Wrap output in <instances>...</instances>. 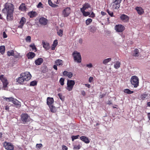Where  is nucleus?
<instances>
[{
    "mask_svg": "<svg viewBox=\"0 0 150 150\" xmlns=\"http://www.w3.org/2000/svg\"><path fill=\"white\" fill-rule=\"evenodd\" d=\"M13 5L11 3H6L5 5L4 8L2 10L4 13H7V19L10 18L11 19L13 12Z\"/></svg>",
    "mask_w": 150,
    "mask_h": 150,
    "instance_id": "1",
    "label": "nucleus"
},
{
    "mask_svg": "<svg viewBox=\"0 0 150 150\" xmlns=\"http://www.w3.org/2000/svg\"><path fill=\"white\" fill-rule=\"evenodd\" d=\"M130 82L134 88H137L139 86V79L136 76H133L131 77Z\"/></svg>",
    "mask_w": 150,
    "mask_h": 150,
    "instance_id": "2",
    "label": "nucleus"
},
{
    "mask_svg": "<svg viewBox=\"0 0 150 150\" xmlns=\"http://www.w3.org/2000/svg\"><path fill=\"white\" fill-rule=\"evenodd\" d=\"M72 55L75 62L78 63H80L81 62V58L80 53L77 52V51H74L73 52Z\"/></svg>",
    "mask_w": 150,
    "mask_h": 150,
    "instance_id": "3",
    "label": "nucleus"
},
{
    "mask_svg": "<svg viewBox=\"0 0 150 150\" xmlns=\"http://www.w3.org/2000/svg\"><path fill=\"white\" fill-rule=\"evenodd\" d=\"M0 80L3 83V88L5 90L9 83L8 80L4 75H1L0 76Z\"/></svg>",
    "mask_w": 150,
    "mask_h": 150,
    "instance_id": "4",
    "label": "nucleus"
},
{
    "mask_svg": "<svg viewBox=\"0 0 150 150\" xmlns=\"http://www.w3.org/2000/svg\"><path fill=\"white\" fill-rule=\"evenodd\" d=\"M21 119L23 123L25 124L26 122H30V118L27 114H22L21 115Z\"/></svg>",
    "mask_w": 150,
    "mask_h": 150,
    "instance_id": "5",
    "label": "nucleus"
},
{
    "mask_svg": "<svg viewBox=\"0 0 150 150\" xmlns=\"http://www.w3.org/2000/svg\"><path fill=\"white\" fill-rule=\"evenodd\" d=\"M75 83V81L74 80H68L67 81V87L66 89L69 91H71L74 87Z\"/></svg>",
    "mask_w": 150,
    "mask_h": 150,
    "instance_id": "6",
    "label": "nucleus"
},
{
    "mask_svg": "<svg viewBox=\"0 0 150 150\" xmlns=\"http://www.w3.org/2000/svg\"><path fill=\"white\" fill-rule=\"evenodd\" d=\"M20 76L23 77L25 81H28L31 77V74L28 72L22 73L20 74Z\"/></svg>",
    "mask_w": 150,
    "mask_h": 150,
    "instance_id": "7",
    "label": "nucleus"
},
{
    "mask_svg": "<svg viewBox=\"0 0 150 150\" xmlns=\"http://www.w3.org/2000/svg\"><path fill=\"white\" fill-rule=\"evenodd\" d=\"M3 144L4 147L7 150H12L13 149V145L11 143L5 142Z\"/></svg>",
    "mask_w": 150,
    "mask_h": 150,
    "instance_id": "8",
    "label": "nucleus"
},
{
    "mask_svg": "<svg viewBox=\"0 0 150 150\" xmlns=\"http://www.w3.org/2000/svg\"><path fill=\"white\" fill-rule=\"evenodd\" d=\"M59 0H52V1L51 0H48V3L49 5L54 7H57V5L56 4H59Z\"/></svg>",
    "mask_w": 150,
    "mask_h": 150,
    "instance_id": "9",
    "label": "nucleus"
},
{
    "mask_svg": "<svg viewBox=\"0 0 150 150\" xmlns=\"http://www.w3.org/2000/svg\"><path fill=\"white\" fill-rule=\"evenodd\" d=\"M115 30L118 32H122L125 29V27L121 25H116L115 27Z\"/></svg>",
    "mask_w": 150,
    "mask_h": 150,
    "instance_id": "10",
    "label": "nucleus"
},
{
    "mask_svg": "<svg viewBox=\"0 0 150 150\" xmlns=\"http://www.w3.org/2000/svg\"><path fill=\"white\" fill-rule=\"evenodd\" d=\"M54 100L53 98L48 97L47 99V104L49 106L53 105Z\"/></svg>",
    "mask_w": 150,
    "mask_h": 150,
    "instance_id": "11",
    "label": "nucleus"
},
{
    "mask_svg": "<svg viewBox=\"0 0 150 150\" xmlns=\"http://www.w3.org/2000/svg\"><path fill=\"white\" fill-rule=\"evenodd\" d=\"M71 12V8L69 7L65 8L63 12V13L65 16H68Z\"/></svg>",
    "mask_w": 150,
    "mask_h": 150,
    "instance_id": "12",
    "label": "nucleus"
},
{
    "mask_svg": "<svg viewBox=\"0 0 150 150\" xmlns=\"http://www.w3.org/2000/svg\"><path fill=\"white\" fill-rule=\"evenodd\" d=\"M81 11L84 16H87L89 15V16L91 18H93L95 16V14L93 12L91 14H90V13L89 12H86L84 10Z\"/></svg>",
    "mask_w": 150,
    "mask_h": 150,
    "instance_id": "13",
    "label": "nucleus"
},
{
    "mask_svg": "<svg viewBox=\"0 0 150 150\" xmlns=\"http://www.w3.org/2000/svg\"><path fill=\"white\" fill-rule=\"evenodd\" d=\"M80 139L86 144L89 143L90 141L88 137L85 136H82L80 137Z\"/></svg>",
    "mask_w": 150,
    "mask_h": 150,
    "instance_id": "14",
    "label": "nucleus"
},
{
    "mask_svg": "<svg viewBox=\"0 0 150 150\" xmlns=\"http://www.w3.org/2000/svg\"><path fill=\"white\" fill-rule=\"evenodd\" d=\"M35 56V54L32 52H29L27 53L26 54L27 57L28 59H32Z\"/></svg>",
    "mask_w": 150,
    "mask_h": 150,
    "instance_id": "15",
    "label": "nucleus"
},
{
    "mask_svg": "<svg viewBox=\"0 0 150 150\" xmlns=\"http://www.w3.org/2000/svg\"><path fill=\"white\" fill-rule=\"evenodd\" d=\"M76 144H74L73 145L74 149L75 150H79L80 149L81 147V143L78 141L75 142Z\"/></svg>",
    "mask_w": 150,
    "mask_h": 150,
    "instance_id": "16",
    "label": "nucleus"
},
{
    "mask_svg": "<svg viewBox=\"0 0 150 150\" xmlns=\"http://www.w3.org/2000/svg\"><path fill=\"white\" fill-rule=\"evenodd\" d=\"M16 80L17 82L21 84H23L24 82L25 81L23 77L21 76L17 79Z\"/></svg>",
    "mask_w": 150,
    "mask_h": 150,
    "instance_id": "17",
    "label": "nucleus"
},
{
    "mask_svg": "<svg viewBox=\"0 0 150 150\" xmlns=\"http://www.w3.org/2000/svg\"><path fill=\"white\" fill-rule=\"evenodd\" d=\"M43 62V59L42 58H39L35 61V64L37 65L41 64Z\"/></svg>",
    "mask_w": 150,
    "mask_h": 150,
    "instance_id": "18",
    "label": "nucleus"
},
{
    "mask_svg": "<svg viewBox=\"0 0 150 150\" xmlns=\"http://www.w3.org/2000/svg\"><path fill=\"white\" fill-rule=\"evenodd\" d=\"M43 47L46 50H48L50 48V46L49 43L43 41L42 42Z\"/></svg>",
    "mask_w": 150,
    "mask_h": 150,
    "instance_id": "19",
    "label": "nucleus"
},
{
    "mask_svg": "<svg viewBox=\"0 0 150 150\" xmlns=\"http://www.w3.org/2000/svg\"><path fill=\"white\" fill-rule=\"evenodd\" d=\"M139 50L137 49H135L134 51L132 54V56L135 57H138L139 55Z\"/></svg>",
    "mask_w": 150,
    "mask_h": 150,
    "instance_id": "20",
    "label": "nucleus"
},
{
    "mask_svg": "<svg viewBox=\"0 0 150 150\" xmlns=\"http://www.w3.org/2000/svg\"><path fill=\"white\" fill-rule=\"evenodd\" d=\"M26 19H21L19 22V24L20 25H18V28H22L24 24L26 23Z\"/></svg>",
    "mask_w": 150,
    "mask_h": 150,
    "instance_id": "21",
    "label": "nucleus"
},
{
    "mask_svg": "<svg viewBox=\"0 0 150 150\" xmlns=\"http://www.w3.org/2000/svg\"><path fill=\"white\" fill-rule=\"evenodd\" d=\"M37 15V13L36 12L34 11H31L28 13V15L30 18H33L36 16Z\"/></svg>",
    "mask_w": 150,
    "mask_h": 150,
    "instance_id": "22",
    "label": "nucleus"
},
{
    "mask_svg": "<svg viewBox=\"0 0 150 150\" xmlns=\"http://www.w3.org/2000/svg\"><path fill=\"white\" fill-rule=\"evenodd\" d=\"M112 4V8L113 10L118 9L120 6V4H118L113 3V2Z\"/></svg>",
    "mask_w": 150,
    "mask_h": 150,
    "instance_id": "23",
    "label": "nucleus"
},
{
    "mask_svg": "<svg viewBox=\"0 0 150 150\" xmlns=\"http://www.w3.org/2000/svg\"><path fill=\"white\" fill-rule=\"evenodd\" d=\"M136 9L139 14L141 15L143 14L144 12L143 9L141 7H137Z\"/></svg>",
    "mask_w": 150,
    "mask_h": 150,
    "instance_id": "24",
    "label": "nucleus"
},
{
    "mask_svg": "<svg viewBox=\"0 0 150 150\" xmlns=\"http://www.w3.org/2000/svg\"><path fill=\"white\" fill-rule=\"evenodd\" d=\"M90 7V5L89 4H88V3H85L84 5H83V7L81 8V11H83V10L85 11L86 9Z\"/></svg>",
    "mask_w": 150,
    "mask_h": 150,
    "instance_id": "25",
    "label": "nucleus"
},
{
    "mask_svg": "<svg viewBox=\"0 0 150 150\" xmlns=\"http://www.w3.org/2000/svg\"><path fill=\"white\" fill-rule=\"evenodd\" d=\"M26 8H27L25 6V4L23 3L19 7V10L23 11H25Z\"/></svg>",
    "mask_w": 150,
    "mask_h": 150,
    "instance_id": "26",
    "label": "nucleus"
},
{
    "mask_svg": "<svg viewBox=\"0 0 150 150\" xmlns=\"http://www.w3.org/2000/svg\"><path fill=\"white\" fill-rule=\"evenodd\" d=\"M49 108L50 109L51 112H55L57 110V108L53 105H51L50 106H49Z\"/></svg>",
    "mask_w": 150,
    "mask_h": 150,
    "instance_id": "27",
    "label": "nucleus"
},
{
    "mask_svg": "<svg viewBox=\"0 0 150 150\" xmlns=\"http://www.w3.org/2000/svg\"><path fill=\"white\" fill-rule=\"evenodd\" d=\"M55 64L58 66H62L63 64V62L61 59H57L55 61Z\"/></svg>",
    "mask_w": 150,
    "mask_h": 150,
    "instance_id": "28",
    "label": "nucleus"
},
{
    "mask_svg": "<svg viewBox=\"0 0 150 150\" xmlns=\"http://www.w3.org/2000/svg\"><path fill=\"white\" fill-rule=\"evenodd\" d=\"M12 102L16 105L21 106V103L16 99L14 98Z\"/></svg>",
    "mask_w": 150,
    "mask_h": 150,
    "instance_id": "29",
    "label": "nucleus"
},
{
    "mask_svg": "<svg viewBox=\"0 0 150 150\" xmlns=\"http://www.w3.org/2000/svg\"><path fill=\"white\" fill-rule=\"evenodd\" d=\"M39 22L42 25H45L47 23V19H39Z\"/></svg>",
    "mask_w": 150,
    "mask_h": 150,
    "instance_id": "30",
    "label": "nucleus"
},
{
    "mask_svg": "<svg viewBox=\"0 0 150 150\" xmlns=\"http://www.w3.org/2000/svg\"><path fill=\"white\" fill-rule=\"evenodd\" d=\"M89 30L90 32L93 33L96 30V28L93 26H90L89 27Z\"/></svg>",
    "mask_w": 150,
    "mask_h": 150,
    "instance_id": "31",
    "label": "nucleus"
},
{
    "mask_svg": "<svg viewBox=\"0 0 150 150\" xmlns=\"http://www.w3.org/2000/svg\"><path fill=\"white\" fill-rule=\"evenodd\" d=\"M148 94L146 93H143L140 96L141 99L143 100H144L146 98H147V97H148Z\"/></svg>",
    "mask_w": 150,
    "mask_h": 150,
    "instance_id": "32",
    "label": "nucleus"
},
{
    "mask_svg": "<svg viewBox=\"0 0 150 150\" xmlns=\"http://www.w3.org/2000/svg\"><path fill=\"white\" fill-rule=\"evenodd\" d=\"M124 92L128 94H131L134 93L133 91H131L128 89H125L124 90Z\"/></svg>",
    "mask_w": 150,
    "mask_h": 150,
    "instance_id": "33",
    "label": "nucleus"
},
{
    "mask_svg": "<svg viewBox=\"0 0 150 150\" xmlns=\"http://www.w3.org/2000/svg\"><path fill=\"white\" fill-rule=\"evenodd\" d=\"M111 60V58H110L106 59L104 60L103 63L104 64H106L108 62H110Z\"/></svg>",
    "mask_w": 150,
    "mask_h": 150,
    "instance_id": "34",
    "label": "nucleus"
},
{
    "mask_svg": "<svg viewBox=\"0 0 150 150\" xmlns=\"http://www.w3.org/2000/svg\"><path fill=\"white\" fill-rule=\"evenodd\" d=\"M121 64L119 61H117L114 64V67L116 69H117L120 67Z\"/></svg>",
    "mask_w": 150,
    "mask_h": 150,
    "instance_id": "35",
    "label": "nucleus"
},
{
    "mask_svg": "<svg viewBox=\"0 0 150 150\" xmlns=\"http://www.w3.org/2000/svg\"><path fill=\"white\" fill-rule=\"evenodd\" d=\"M14 51L13 50H11L10 51H8L7 52V55L10 56H14Z\"/></svg>",
    "mask_w": 150,
    "mask_h": 150,
    "instance_id": "36",
    "label": "nucleus"
},
{
    "mask_svg": "<svg viewBox=\"0 0 150 150\" xmlns=\"http://www.w3.org/2000/svg\"><path fill=\"white\" fill-rule=\"evenodd\" d=\"M5 50V47L4 46H0V52L3 54L4 53Z\"/></svg>",
    "mask_w": 150,
    "mask_h": 150,
    "instance_id": "37",
    "label": "nucleus"
},
{
    "mask_svg": "<svg viewBox=\"0 0 150 150\" xmlns=\"http://www.w3.org/2000/svg\"><path fill=\"white\" fill-rule=\"evenodd\" d=\"M30 47H31L33 51L35 52L37 51L36 48L35 47V44L34 43L31 44L30 45Z\"/></svg>",
    "mask_w": 150,
    "mask_h": 150,
    "instance_id": "38",
    "label": "nucleus"
},
{
    "mask_svg": "<svg viewBox=\"0 0 150 150\" xmlns=\"http://www.w3.org/2000/svg\"><path fill=\"white\" fill-rule=\"evenodd\" d=\"M64 78H61L59 80V82L60 83V84L62 86H63L64 84Z\"/></svg>",
    "mask_w": 150,
    "mask_h": 150,
    "instance_id": "39",
    "label": "nucleus"
},
{
    "mask_svg": "<svg viewBox=\"0 0 150 150\" xmlns=\"http://www.w3.org/2000/svg\"><path fill=\"white\" fill-rule=\"evenodd\" d=\"M80 137V136L79 135L76 136H72L71 137L72 140V141H74L75 139H78L79 137Z\"/></svg>",
    "mask_w": 150,
    "mask_h": 150,
    "instance_id": "40",
    "label": "nucleus"
},
{
    "mask_svg": "<svg viewBox=\"0 0 150 150\" xmlns=\"http://www.w3.org/2000/svg\"><path fill=\"white\" fill-rule=\"evenodd\" d=\"M58 35L59 36L61 37L63 35V30L60 29L57 32Z\"/></svg>",
    "mask_w": 150,
    "mask_h": 150,
    "instance_id": "41",
    "label": "nucleus"
},
{
    "mask_svg": "<svg viewBox=\"0 0 150 150\" xmlns=\"http://www.w3.org/2000/svg\"><path fill=\"white\" fill-rule=\"evenodd\" d=\"M13 98L12 97L10 98H5L4 99L6 101L8 102H12L13 99Z\"/></svg>",
    "mask_w": 150,
    "mask_h": 150,
    "instance_id": "42",
    "label": "nucleus"
},
{
    "mask_svg": "<svg viewBox=\"0 0 150 150\" xmlns=\"http://www.w3.org/2000/svg\"><path fill=\"white\" fill-rule=\"evenodd\" d=\"M120 19H127L128 18V17L126 15L123 14H122L120 16Z\"/></svg>",
    "mask_w": 150,
    "mask_h": 150,
    "instance_id": "43",
    "label": "nucleus"
},
{
    "mask_svg": "<svg viewBox=\"0 0 150 150\" xmlns=\"http://www.w3.org/2000/svg\"><path fill=\"white\" fill-rule=\"evenodd\" d=\"M43 146L42 144H37L36 145V148L38 149H40Z\"/></svg>",
    "mask_w": 150,
    "mask_h": 150,
    "instance_id": "44",
    "label": "nucleus"
},
{
    "mask_svg": "<svg viewBox=\"0 0 150 150\" xmlns=\"http://www.w3.org/2000/svg\"><path fill=\"white\" fill-rule=\"evenodd\" d=\"M25 40L27 42H30L31 41V38L30 36H28L25 38Z\"/></svg>",
    "mask_w": 150,
    "mask_h": 150,
    "instance_id": "45",
    "label": "nucleus"
},
{
    "mask_svg": "<svg viewBox=\"0 0 150 150\" xmlns=\"http://www.w3.org/2000/svg\"><path fill=\"white\" fill-rule=\"evenodd\" d=\"M37 84V82L36 81H31L30 83V85L31 86H34L36 85Z\"/></svg>",
    "mask_w": 150,
    "mask_h": 150,
    "instance_id": "46",
    "label": "nucleus"
},
{
    "mask_svg": "<svg viewBox=\"0 0 150 150\" xmlns=\"http://www.w3.org/2000/svg\"><path fill=\"white\" fill-rule=\"evenodd\" d=\"M107 11L110 16H113V14L112 11H110L109 9H107Z\"/></svg>",
    "mask_w": 150,
    "mask_h": 150,
    "instance_id": "47",
    "label": "nucleus"
},
{
    "mask_svg": "<svg viewBox=\"0 0 150 150\" xmlns=\"http://www.w3.org/2000/svg\"><path fill=\"white\" fill-rule=\"evenodd\" d=\"M122 0H113V3H117L120 4Z\"/></svg>",
    "mask_w": 150,
    "mask_h": 150,
    "instance_id": "48",
    "label": "nucleus"
},
{
    "mask_svg": "<svg viewBox=\"0 0 150 150\" xmlns=\"http://www.w3.org/2000/svg\"><path fill=\"white\" fill-rule=\"evenodd\" d=\"M92 19H87L86 21V23L87 25H89L92 21Z\"/></svg>",
    "mask_w": 150,
    "mask_h": 150,
    "instance_id": "49",
    "label": "nucleus"
},
{
    "mask_svg": "<svg viewBox=\"0 0 150 150\" xmlns=\"http://www.w3.org/2000/svg\"><path fill=\"white\" fill-rule=\"evenodd\" d=\"M58 96L59 98L62 100H64V98L62 97V95L61 93H59L58 94Z\"/></svg>",
    "mask_w": 150,
    "mask_h": 150,
    "instance_id": "50",
    "label": "nucleus"
},
{
    "mask_svg": "<svg viewBox=\"0 0 150 150\" xmlns=\"http://www.w3.org/2000/svg\"><path fill=\"white\" fill-rule=\"evenodd\" d=\"M69 78H71L73 76V74L71 72H68V73L67 74V76Z\"/></svg>",
    "mask_w": 150,
    "mask_h": 150,
    "instance_id": "51",
    "label": "nucleus"
},
{
    "mask_svg": "<svg viewBox=\"0 0 150 150\" xmlns=\"http://www.w3.org/2000/svg\"><path fill=\"white\" fill-rule=\"evenodd\" d=\"M37 7L38 8H42V4L41 2H39L37 5Z\"/></svg>",
    "mask_w": 150,
    "mask_h": 150,
    "instance_id": "52",
    "label": "nucleus"
},
{
    "mask_svg": "<svg viewBox=\"0 0 150 150\" xmlns=\"http://www.w3.org/2000/svg\"><path fill=\"white\" fill-rule=\"evenodd\" d=\"M58 44V41L57 40H55L53 43V45H55V46H57Z\"/></svg>",
    "mask_w": 150,
    "mask_h": 150,
    "instance_id": "53",
    "label": "nucleus"
},
{
    "mask_svg": "<svg viewBox=\"0 0 150 150\" xmlns=\"http://www.w3.org/2000/svg\"><path fill=\"white\" fill-rule=\"evenodd\" d=\"M62 149L63 150H67V147L65 145H63L62 146Z\"/></svg>",
    "mask_w": 150,
    "mask_h": 150,
    "instance_id": "54",
    "label": "nucleus"
},
{
    "mask_svg": "<svg viewBox=\"0 0 150 150\" xmlns=\"http://www.w3.org/2000/svg\"><path fill=\"white\" fill-rule=\"evenodd\" d=\"M14 56V57L16 58H18L20 57V54H17L16 55H14V56Z\"/></svg>",
    "mask_w": 150,
    "mask_h": 150,
    "instance_id": "55",
    "label": "nucleus"
},
{
    "mask_svg": "<svg viewBox=\"0 0 150 150\" xmlns=\"http://www.w3.org/2000/svg\"><path fill=\"white\" fill-rule=\"evenodd\" d=\"M3 38H6L7 37V36L5 32H4L3 33Z\"/></svg>",
    "mask_w": 150,
    "mask_h": 150,
    "instance_id": "56",
    "label": "nucleus"
},
{
    "mask_svg": "<svg viewBox=\"0 0 150 150\" xmlns=\"http://www.w3.org/2000/svg\"><path fill=\"white\" fill-rule=\"evenodd\" d=\"M93 77H90L89 79V80H88L89 82L90 83L92 81H93Z\"/></svg>",
    "mask_w": 150,
    "mask_h": 150,
    "instance_id": "57",
    "label": "nucleus"
},
{
    "mask_svg": "<svg viewBox=\"0 0 150 150\" xmlns=\"http://www.w3.org/2000/svg\"><path fill=\"white\" fill-rule=\"evenodd\" d=\"M86 66L88 68H91L92 67V64L91 63L87 64Z\"/></svg>",
    "mask_w": 150,
    "mask_h": 150,
    "instance_id": "58",
    "label": "nucleus"
},
{
    "mask_svg": "<svg viewBox=\"0 0 150 150\" xmlns=\"http://www.w3.org/2000/svg\"><path fill=\"white\" fill-rule=\"evenodd\" d=\"M56 46H55V45H52L51 46V50H55V48Z\"/></svg>",
    "mask_w": 150,
    "mask_h": 150,
    "instance_id": "59",
    "label": "nucleus"
},
{
    "mask_svg": "<svg viewBox=\"0 0 150 150\" xmlns=\"http://www.w3.org/2000/svg\"><path fill=\"white\" fill-rule=\"evenodd\" d=\"M68 73V72L67 71H64L63 72V74L64 76H67V74Z\"/></svg>",
    "mask_w": 150,
    "mask_h": 150,
    "instance_id": "60",
    "label": "nucleus"
},
{
    "mask_svg": "<svg viewBox=\"0 0 150 150\" xmlns=\"http://www.w3.org/2000/svg\"><path fill=\"white\" fill-rule=\"evenodd\" d=\"M81 93L82 95L83 96H84L86 95V92H85L84 91H81Z\"/></svg>",
    "mask_w": 150,
    "mask_h": 150,
    "instance_id": "61",
    "label": "nucleus"
},
{
    "mask_svg": "<svg viewBox=\"0 0 150 150\" xmlns=\"http://www.w3.org/2000/svg\"><path fill=\"white\" fill-rule=\"evenodd\" d=\"M5 109L6 110L9 111V107L8 106H6L5 107Z\"/></svg>",
    "mask_w": 150,
    "mask_h": 150,
    "instance_id": "62",
    "label": "nucleus"
},
{
    "mask_svg": "<svg viewBox=\"0 0 150 150\" xmlns=\"http://www.w3.org/2000/svg\"><path fill=\"white\" fill-rule=\"evenodd\" d=\"M57 66L56 64L53 66V68L56 70H57Z\"/></svg>",
    "mask_w": 150,
    "mask_h": 150,
    "instance_id": "63",
    "label": "nucleus"
},
{
    "mask_svg": "<svg viewBox=\"0 0 150 150\" xmlns=\"http://www.w3.org/2000/svg\"><path fill=\"white\" fill-rule=\"evenodd\" d=\"M85 85L86 87H88V88H90L91 87L90 85L89 84H85Z\"/></svg>",
    "mask_w": 150,
    "mask_h": 150,
    "instance_id": "64",
    "label": "nucleus"
}]
</instances>
